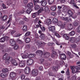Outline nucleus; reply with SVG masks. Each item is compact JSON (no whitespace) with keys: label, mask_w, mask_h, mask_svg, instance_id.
<instances>
[{"label":"nucleus","mask_w":80,"mask_h":80,"mask_svg":"<svg viewBox=\"0 0 80 80\" xmlns=\"http://www.w3.org/2000/svg\"><path fill=\"white\" fill-rule=\"evenodd\" d=\"M27 64L29 66H30L33 64V60L32 59H30L28 60H27Z\"/></svg>","instance_id":"obj_7"},{"label":"nucleus","mask_w":80,"mask_h":80,"mask_svg":"<svg viewBox=\"0 0 80 80\" xmlns=\"http://www.w3.org/2000/svg\"><path fill=\"white\" fill-rule=\"evenodd\" d=\"M17 42L18 43H20V44H22V43H23V42L21 40L19 39H18L17 40Z\"/></svg>","instance_id":"obj_47"},{"label":"nucleus","mask_w":80,"mask_h":80,"mask_svg":"<svg viewBox=\"0 0 80 80\" xmlns=\"http://www.w3.org/2000/svg\"><path fill=\"white\" fill-rule=\"evenodd\" d=\"M40 37L41 39H43V38H45V34L44 33H42L41 34Z\"/></svg>","instance_id":"obj_41"},{"label":"nucleus","mask_w":80,"mask_h":80,"mask_svg":"<svg viewBox=\"0 0 80 80\" xmlns=\"http://www.w3.org/2000/svg\"><path fill=\"white\" fill-rule=\"evenodd\" d=\"M67 79L68 80H72V78H70V75H67Z\"/></svg>","instance_id":"obj_58"},{"label":"nucleus","mask_w":80,"mask_h":80,"mask_svg":"<svg viewBox=\"0 0 80 80\" xmlns=\"http://www.w3.org/2000/svg\"><path fill=\"white\" fill-rule=\"evenodd\" d=\"M72 80H76V78H77V76H74L73 77H72V78H71Z\"/></svg>","instance_id":"obj_60"},{"label":"nucleus","mask_w":80,"mask_h":80,"mask_svg":"<svg viewBox=\"0 0 80 80\" xmlns=\"http://www.w3.org/2000/svg\"><path fill=\"white\" fill-rule=\"evenodd\" d=\"M47 1H46L44 0L42 2L41 5L42 6H43V7H45V6H46V5H47Z\"/></svg>","instance_id":"obj_28"},{"label":"nucleus","mask_w":80,"mask_h":80,"mask_svg":"<svg viewBox=\"0 0 80 80\" xmlns=\"http://www.w3.org/2000/svg\"><path fill=\"white\" fill-rule=\"evenodd\" d=\"M61 75V74L60 73H59L56 75H54V77H56V78H59L60 77Z\"/></svg>","instance_id":"obj_50"},{"label":"nucleus","mask_w":80,"mask_h":80,"mask_svg":"<svg viewBox=\"0 0 80 80\" xmlns=\"http://www.w3.org/2000/svg\"><path fill=\"white\" fill-rule=\"evenodd\" d=\"M51 37L53 40V41L55 43H56V44L57 45H60V43H59V42H58L56 40H55V38H53V37H52V36H51Z\"/></svg>","instance_id":"obj_30"},{"label":"nucleus","mask_w":80,"mask_h":80,"mask_svg":"<svg viewBox=\"0 0 80 80\" xmlns=\"http://www.w3.org/2000/svg\"><path fill=\"white\" fill-rule=\"evenodd\" d=\"M37 44L38 45H39L40 46V45H41L42 44V42H41V41H40L39 40L37 42Z\"/></svg>","instance_id":"obj_51"},{"label":"nucleus","mask_w":80,"mask_h":80,"mask_svg":"<svg viewBox=\"0 0 80 80\" xmlns=\"http://www.w3.org/2000/svg\"><path fill=\"white\" fill-rule=\"evenodd\" d=\"M55 0H48V3L50 5H52L53 2H54Z\"/></svg>","instance_id":"obj_44"},{"label":"nucleus","mask_w":80,"mask_h":80,"mask_svg":"<svg viewBox=\"0 0 80 80\" xmlns=\"http://www.w3.org/2000/svg\"><path fill=\"white\" fill-rule=\"evenodd\" d=\"M36 21H38V23H39V25H40V23H42V21L41 20H39V18H37L36 19Z\"/></svg>","instance_id":"obj_45"},{"label":"nucleus","mask_w":80,"mask_h":80,"mask_svg":"<svg viewBox=\"0 0 80 80\" xmlns=\"http://www.w3.org/2000/svg\"><path fill=\"white\" fill-rule=\"evenodd\" d=\"M56 8H57V7L55 6H52L51 7V10L52 11H55L56 10Z\"/></svg>","instance_id":"obj_36"},{"label":"nucleus","mask_w":80,"mask_h":80,"mask_svg":"<svg viewBox=\"0 0 80 80\" xmlns=\"http://www.w3.org/2000/svg\"><path fill=\"white\" fill-rule=\"evenodd\" d=\"M2 21H5L7 19V16L4 15L3 17H2Z\"/></svg>","instance_id":"obj_35"},{"label":"nucleus","mask_w":80,"mask_h":80,"mask_svg":"<svg viewBox=\"0 0 80 80\" xmlns=\"http://www.w3.org/2000/svg\"><path fill=\"white\" fill-rule=\"evenodd\" d=\"M80 40V36L78 38H75L72 37L71 38L70 42L71 43H73V42H75V43H77Z\"/></svg>","instance_id":"obj_3"},{"label":"nucleus","mask_w":80,"mask_h":80,"mask_svg":"<svg viewBox=\"0 0 80 80\" xmlns=\"http://www.w3.org/2000/svg\"><path fill=\"white\" fill-rule=\"evenodd\" d=\"M39 25H40V28L42 30V32H45V27H42V25H41V24H39Z\"/></svg>","instance_id":"obj_38"},{"label":"nucleus","mask_w":80,"mask_h":80,"mask_svg":"<svg viewBox=\"0 0 80 80\" xmlns=\"http://www.w3.org/2000/svg\"><path fill=\"white\" fill-rule=\"evenodd\" d=\"M22 30L23 32H27L28 31L27 26L26 25H23Z\"/></svg>","instance_id":"obj_22"},{"label":"nucleus","mask_w":80,"mask_h":80,"mask_svg":"<svg viewBox=\"0 0 80 80\" xmlns=\"http://www.w3.org/2000/svg\"><path fill=\"white\" fill-rule=\"evenodd\" d=\"M18 48H18V45H16L13 47L14 50H17Z\"/></svg>","instance_id":"obj_52"},{"label":"nucleus","mask_w":80,"mask_h":80,"mask_svg":"<svg viewBox=\"0 0 80 80\" xmlns=\"http://www.w3.org/2000/svg\"><path fill=\"white\" fill-rule=\"evenodd\" d=\"M48 29L50 31L53 32L55 29V28L54 26H51L50 27L48 28Z\"/></svg>","instance_id":"obj_13"},{"label":"nucleus","mask_w":80,"mask_h":80,"mask_svg":"<svg viewBox=\"0 0 80 80\" xmlns=\"http://www.w3.org/2000/svg\"><path fill=\"white\" fill-rule=\"evenodd\" d=\"M36 53L37 55H39V54H41L40 55L42 54L43 53V52L40 50H38L37 52H36Z\"/></svg>","instance_id":"obj_34"},{"label":"nucleus","mask_w":80,"mask_h":80,"mask_svg":"<svg viewBox=\"0 0 80 80\" xmlns=\"http://www.w3.org/2000/svg\"><path fill=\"white\" fill-rule=\"evenodd\" d=\"M59 55L62 60H66V56L65 54L59 53Z\"/></svg>","instance_id":"obj_12"},{"label":"nucleus","mask_w":80,"mask_h":80,"mask_svg":"<svg viewBox=\"0 0 80 80\" xmlns=\"http://www.w3.org/2000/svg\"><path fill=\"white\" fill-rule=\"evenodd\" d=\"M35 57V54H31L28 56V58H34Z\"/></svg>","instance_id":"obj_25"},{"label":"nucleus","mask_w":80,"mask_h":80,"mask_svg":"<svg viewBox=\"0 0 80 80\" xmlns=\"http://www.w3.org/2000/svg\"><path fill=\"white\" fill-rule=\"evenodd\" d=\"M10 45L12 46H14L16 44V42H15V41L13 39H11L10 40Z\"/></svg>","instance_id":"obj_17"},{"label":"nucleus","mask_w":80,"mask_h":80,"mask_svg":"<svg viewBox=\"0 0 80 80\" xmlns=\"http://www.w3.org/2000/svg\"><path fill=\"white\" fill-rule=\"evenodd\" d=\"M32 74L33 77L37 76L38 75V70L37 69L32 70Z\"/></svg>","instance_id":"obj_6"},{"label":"nucleus","mask_w":80,"mask_h":80,"mask_svg":"<svg viewBox=\"0 0 80 80\" xmlns=\"http://www.w3.org/2000/svg\"><path fill=\"white\" fill-rule=\"evenodd\" d=\"M72 73H76L80 70V64L77 66H72L71 68Z\"/></svg>","instance_id":"obj_2"},{"label":"nucleus","mask_w":80,"mask_h":80,"mask_svg":"<svg viewBox=\"0 0 80 80\" xmlns=\"http://www.w3.org/2000/svg\"><path fill=\"white\" fill-rule=\"evenodd\" d=\"M7 76H8V74L5 72L2 73L0 74V76L2 78H5Z\"/></svg>","instance_id":"obj_18"},{"label":"nucleus","mask_w":80,"mask_h":80,"mask_svg":"<svg viewBox=\"0 0 80 80\" xmlns=\"http://www.w3.org/2000/svg\"><path fill=\"white\" fill-rule=\"evenodd\" d=\"M43 0H33V2L34 4H37V3H41L42 2Z\"/></svg>","instance_id":"obj_19"},{"label":"nucleus","mask_w":80,"mask_h":80,"mask_svg":"<svg viewBox=\"0 0 80 80\" xmlns=\"http://www.w3.org/2000/svg\"><path fill=\"white\" fill-rule=\"evenodd\" d=\"M73 26L71 24H69L68 25L66 28H67L68 30H72L73 29Z\"/></svg>","instance_id":"obj_11"},{"label":"nucleus","mask_w":80,"mask_h":80,"mask_svg":"<svg viewBox=\"0 0 80 80\" xmlns=\"http://www.w3.org/2000/svg\"><path fill=\"white\" fill-rule=\"evenodd\" d=\"M69 3L70 4H73L75 5L74 0H71L70 2H69Z\"/></svg>","instance_id":"obj_57"},{"label":"nucleus","mask_w":80,"mask_h":80,"mask_svg":"<svg viewBox=\"0 0 80 80\" xmlns=\"http://www.w3.org/2000/svg\"><path fill=\"white\" fill-rule=\"evenodd\" d=\"M26 65V61H20L19 66L20 67H24Z\"/></svg>","instance_id":"obj_4"},{"label":"nucleus","mask_w":80,"mask_h":80,"mask_svg":"<svg viewBox=\"0 0 80 80\" xmlns=\"http://www.w3.org/2000/svg\"><path fill=\"white\" fill-rule=\"evenodd\" d=\"M35 7H34V9L36 10H38V9H40V7L39 6H38V5H36V4H34Z\"/></svg>","instance_id":"obj_27"},{"label":"nucleus","mask_w":80,"mask_h":80,"mask_svg":"<svg viewBox=\"0 0 80 80\" xmlns=\"http://www.w3.org/2000/svg\"><path fill=\"white\" fill-rule=\"evenodd\" d=\"M66 73L67 75H70V72H69V69H68L66 72Z\"/></svg>","instance_id":"obj_62"},{"label":"nucleus","mask_w":80,"mask_h":80,"mask_svg":"<svg viewBox=\"0 0 80 80\" xmlns=\"http://www.w3.org/2000/svg\"><path fill=\"white\" fill-rule=\"evenodd\" d=\"M24 72L26 74H28L30 73V72H31V69L29 67H26L24 68Z\"/></svg>","instance_id":"obj_5"},{"label":"nucleus","mask_w":80,"mask_h":80,"mask_svg":"<svg viewBox=\"0 0 80 80\" xmlns=\"http://www.w3.org/2000/svg\"><path fill=\"white\" fill-rule=\"evenodd\" d=\"M9 60H10V59L6 60V63L7 65H9L10 63V61Z\"/></svg>","instance_id":"obj_43"},{"label":"nucleus","mask_w":80,"mask_h":80,"mask_svg":"<svg viewBox=\"0 0 80 80\" xmlns=\"http://www.w3.org/2000/svg\"><path fill=\"white\" fill-rule=\"evenodd\" d=\"M45 10L47 13H48V12H50L49 9L47 7H45L44 8H41L37 12H36L32 13V18H35L36 17H37V16L39 15V13H41V12H42L43 11H44Z\"/></svg>","instance_id":"obj_1"},{"label":"nucleus","mask_w":80,"mask_h":80,"mask_svg":"<svg viewBox=\"0 0 80 80\" xmlns=\"http://www.w3.org/2000/svg\"><path fill=\"white\" fill-rule=\"evenodd\" d=\"M11 62L13 64V65L17 66V65H18V64L17 62V61H15V60L14 59H12V60Z\"/></svg>","instance_id":"obj_15"},{"label":"nucleus","mask_w":80,"mask_h":80,"mask_svg":"<svg viewBox=\"0 0 80 80\" xmlns=\"http://www.w3.org/2000/svg\"><path fill=\"white\" fill-rule=\"evenodd\" d=\"M58 56V55L57 54V53L55 51H53L52 52V54H51V57L52 58H54V57H55V56Z\"/></svg>","instance_id":"obj_26"},{"label":"nucleus","mask_w":80,"mask_h":80,"mask_svg":"<svg viewBox=\"0 0 80 80\" xmlns=\"http://www.w3.org/2000/svg\"><path fill=\"white\" fill-rule=\"evenodd\" d=\"M55 35L56 37H58V38H61V37H62V36H60L57 32H55Z\"/></svg>","instance_id":"obj_53"},{"label":"nucleus","mask_w":80,"mask_h":80,"mask_svg":"<svg viewBox=\"0 0 80 80\" xmlns=\"http://www.w3.org/2000/svg\"><path fill=\"white\" fill-rule=\"evenodd\" d=\"M50 55V53H49V52H45L44 54V58H48V57H49Z\"/></svg>","instance_id":"obj_20"},{"label":"nucleus","mask_w":80,"mask_h":80,"mask_svg":"<svg viewBox=\"0 0 80 80\" xmlns=\"http://www.w3.org/2000/svg\"><path fill=\"white\" fill-rule=\"evenodd\" d=\"M58 22V19L55 18H53L52 20V22L54 23H56Z\"/></svg>","instance_id":"obj_31"},{"label":"nucleus","mask_w":80,"mask_h":80,"mask_svg":"<svg viewBox=\"0 0 80 80\" xmlns=\"http://www.w3.org/2000/svg\"><path fill=\"white\" fill-rule=\"evenodd\" d=\"M27 7H29L30 8H33V3H30L28 4Z\"/></svg>","instance_id":"obj_29"},{"label":"nucleus","mask_w":80,"mask_h":80,"mask_svg":"<svg viewBox=\"0 0 80 80\" xmlns=\"http://www.w3.org/2000/svg\"><path fill=\"white\" fill-rule=\"evenodd\" d=\"M5 40V38H2L0 39V42H4Z\"/></svg>","instance_id":"obj_49"},{"label":"nucleus","mask_w":80,"mask_h":80,"mask_svg":"<svg viewBox=\"0 0 80 80\" xmlns=\"http://www.w3.org/2000/svg\"><path fill=\"white\" fill-rule=\"evenodd\" d=\"M48 45L49 46H51V45H55V44L53 43H51L50 42H49L48 43Z\"/></svg>","instance_id":"obj_63"},{"label":"nucleus","mask_w":80,"mask_h":80,"mask_svg":"<svg viewBox=\"0 0 80 80\" xmlns=\"http://www.w3.org/2000/svg\"><path fill=\"white\" fill-rule=\"evenodd\" d=\"M30 35V32H28L25 34L26 36H28Z\"/></svg>","instance_id":"obj_59"},{"label":"nucleus","mask_w":80,"mask_h":80,"mask_svg":"<svg viewBox=\"0 0 80 80\" xmlns=\"http://www.w3.org/2000/svg\"><path fill=\"white\" fill-rule=\"evenodd\" d=\"M6 3L7 5H11V4H12V1L11 0H8L7 1Z\"/></svg>","instance_id":"obj_46"},{"label":"nucleus","mask_w":80,"mask_h":80,"mask_svg":"<svg viewBox=\"0 0 80 80\" xmlns=\"http://www.w3.org/2000/svg\"><path fill=\"white\" fill-rule=\"evenodd\" d=\"M51 14L53 16H56L57 15V13L55 12H52Z\"/></svg>","instance_id":"obj_56"},{"label":"nucleus","mask_w":80,"mask_h":80,"mask_svg":"<svg viewBox=\"0 0 80 80\" xmlns=\"http://www.w3.org/2000/svg\"><path fill=\"white\" fill-rule=\"evenodd\" d=\"M3 60H7L8 59H10V57L8 56V54L7 53H5L2 57Z\"/></svg>","instance_id":"obj_9"},{"label":"nucleus","mask_w":80,"mask_h":80,"mask_svg":"<svg viewBox=\"0 0 80 80\" xmlns=\"http://www.w3.org/2000/svg\"><path fill=\"white\" fill-rule=\"evenodd\" d=\"M23 20L24 21H25V22H28V19L25 17L23 18Z\"/></svg>","instance_id":"obj_61"},{"label":"nucleus","mask_w":80,"mask_h":80,"mask_svg":"<svg viewBox=\"0 0 80 80\" xmlns=\"http://www.w3.org/2000/svg\"><path fill=\"white\" fill-rule=\"evenodd\" d=\"M75 34V32L74 31H72L69 33V35L70 36H73Z\"/></svg>","instance_id":"obj_42"},{"label":"nucleus","mask_w":80,"mask_h":80,"mask_svg":"<svg viewBox=\"0 0 80 80\" xmlns=\"http://www.w3.org/2000/svg\"><path fill=\"white\" fill-rule=\"evenodd\" d=\"M62 37L63 38H65L66 40H69V39H70V37H69V36H68V34H64Z\"/></svg>","instance_id":"obj_21"},{"label":"nucleus","mask_w":80,"mask_h":80,"mask_svg":"<svg viewBox=\"0 0 80 80\" xmlns=\"http://www.w3.org/2000/svg\"><path fill=\"white\" fill-rule=\"evenodd\" d=\"M26 42L27 43L30 42V39L29 38H28L25 39Z\"/></svg>","instance_id":"obj_39"},{"label":"nucleus","mask_w":80,"mask_h":80,"mask_svg":"<svg viewBox=\"0 0 80 80\" xmlns=\"http://www.w3.org/2000/svg\"><path fill=\"white\" fill-rule=\"evenodd\" d=\"M32 50H33V51H35V50H37V47L35 46H34L32 48Z\"/></svg>","instance_id":"obj_64"},{"label":"nucleus","mask_w":80,"mask_h":80,"mask_svg":"<svg viewBox=\"0 0 80 80\" xmlns=\"http://www.w3.org/2000/svg\"><path fill=\"white\" fill-rule=\"evenodd\" d=\"M78 24V21H75L73 23V25L75 27H77Z\"/></svg>","instance_id":"obj_32"},{"label":"nucleus","mask_w":80,"mask_h":80,"mask_svg":"<svg viewBox=\"0 0 80 80\" xmlns=\"http://www.w3.org/2000/svg\"><path fill=\"white\" fill-rule=\"evenodd\" d=\"M68 13L70 17H72V18H77V16H72V15H73V12L71 10H69L68 12Z\"/></svg>","instance_id":"obj_8"},{"label":"nucleus","mask_w":80,"mask_h":80,"mask_svg":"<svg viewBox=\"0 0 80 80\" xmlns=\"http://www.w3.org/2000/svg\"><path fill=\"white\" fill-rule=\"evenodd\" d=\"M21 56L22 58H27L28 57V56L26 54H24V53H22L21 54Z\"/></svg>","instance_id":"obj_16"},{"label":"nucleus","mask_w":80,"mask_h":80,"mask_svg":"<svg viewBox=\"0 0 80 80\" xmlns=\"http://www.w3.org/2000/svg\"><path fill=\"white\" fill-rule=\"evenodd\" d=\"M2 71L4 72H7L9 71V70L7 68H4L2 69Z\"/></svg>","instance_id":"obj_48"},{"label":"nucleus","mask_w":80,"mask_h":80,"mask_svg":"<svg viewBox=\"0 0 80 80\" xmlns=\"http://www.w3.org/2000/svg\"><path fill=\"white\" fill-rule=\"evenodd\" d=\"M62 19H63V20H65L66 21H67V22H72V19H70L69 18H64V17H62Z\"/></svg>","instance_id":"obj_14"},{"label":"nucleus","mask_w":80,"mask_h":80,"mask_svg":"<svg viewBox=\"0 0 80 80\" xmlns=\"http://www.w3.org/2000/svg\"><path fill=\"white\" fill-rule=\"evenodd\" d=\"M51 22L52 21L50 19H47L45 20L44 23L45 24H47V25H50Z\"/></svg>","instance_id":"obj_10"},{"label":"nucleus","mask_w":80,"mask_h":80,"mask_svg":"<svg viewBox=\"0 0 80 80\" xmlns=\"http://www.w3.org/2000/svg\"><path fill=\"white\" fill-rule=\"evenodd\" d=\"M53 70L54 71H57L58 70V68L56 66H54L53 67Z\"/></svg>","instance_id":"obj_54"},{"label":"nucleus","mask_w":80,"mask_h":80,"mask_svg":"<svg viewBox=\"0 0 80 80\" xmlns=\"http://www.w3.org/2000/svg\"><path fill=\"white\" fill-rule=\"evenodd\" d=\"M15 74L14 72H11L10 73V77L12 78H15Z\"/></svg>","instance_id":"obj_24"},{"label":"nucleus","mask_w":80,"mask_h":80,"mask_svg":"<svg viewBox=\"0 0 80 80\" xmlns=\"http://www.w3.org/2000/svg\"><path fill=\"white\" fill-rule=\"evenodd\" d=\"M25 78V75L24 74H22L21 76V78L22 80L24 79Z\"/></svg>","instance_id":"obj_55"},{"label":"nucleus","mask_w":80,"mask_h":80,"mask_svg":"<svg viewBox=\"0 0 80 80\" xmlns=\"http://www.w3.org/2000/svg\"><path fill=\"white\" fill-rule=\"evenodd\" d=\"M12 15H11L9 16V20L7 22V23H9V22H11V21H12Z\"/></svg>","instance_id":"obj_40"},{"label":"nucleus","mask_w":80,"mask_h":80,"mask_svg":"<svg viewBox=\"0 0 80 80\" xmlns=\"http://www.w3.org/2000/svg\"><path fill=\"white\" fill-rule=\"evenodd\" d=\"M33 10V9L32 8H28V9L26 11V12L28 14H30L31 13V12Z\"/></svg>","instance_id":"obj_23"},{"label":"nucleus","mask_w":80,"mask_h":80,"mask_svg":"<svg viewBox=\"0 0 80 80\" xmlns=\"http://www.w3.org/2000/svg\"><path fill=\"white\" fill-rule=\"evenodd\" d=\"M16 30H9V32H10L11 35H13V34L15 33V32H16Z\"/></svg>","instance_id":"obj_37"},{"label":"nucleus","mask_w":80,"mask_h":80,"mask_svg":"<svg viewBox=\"0 0 80 80\" xmlns=\"http://www.w3.org/2000/svg\"><path fill=\"white\" fill-rule=\"evenodd\" d=\"M57 24L58 26L59 27H60V26H62V24H63V22H62L59 21L58 22Z\"/></svg>","instance_id":"obj_33"}]
</instances>
